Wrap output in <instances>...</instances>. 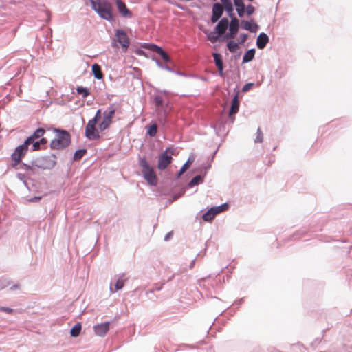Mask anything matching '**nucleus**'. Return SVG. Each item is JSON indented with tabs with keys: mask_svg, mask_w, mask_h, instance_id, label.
I'll use <instances>...</instances> for the list:
<instances>
[{
	"mask_svg": "<svg viewBox=\"0 0 352 352\" xmlns=\"http://www.w3.org/2000/svg\"><path fill=\"white\" fill-rule=\"evenodd\" d=\"M91 8L98 16L109 23L115 21L113 7L108 0H89Z\"/></svg>",
	"mask_w": 352,
	"mask_h": 352,
	"instance_id": "f257e3e1",
	"label": "nucleus"
},
{
	"mask_svg": "<svg viewBox=\"0 0 352 352\" xmlns=\"http://www.w3.org/2000/svg\"><path fill=\"white\" fill-rule=\"evenodd\" d=\"M55 138L50 142V147L52 150H62L68 147L72 142L71 134L65 129L54 128Z\"/></svg>",
	"mask_w": 352,
	"mask_h": 352,
	"instance_id": "f03ea898",
	"label": "nucleus"
},
{
	"mask_svg": "<svg viewBox=\"0 0 352 352\" xmlns=\"http://www.w3.org/2000/svg\"><path fill=\"white\" fill-rule=\"evenodd\" d=\"M138 165L142 168V173L144 179L151 186L157 184L158 179L154 169L148 164L145 157H140Z\"/></svg>",
	"mask_w": 352,
	"mask_h": 352,
	"instance_id": "7ed1b4c3",
	"label": "nucleus"
},
{
	"mask_svg": "<svg viewBox=\"0 0 352 352\" xmlns=\"http://www.w3.org/2000/svg\"><path fill=\"white\" fill-rule=\"evenodd\" d=\"M34 166L36 168V170L39 172V170H52L57 164L56 155L55 154H51L50 155H43L34 159Z\"/></svg>",
	"mask_w": 352,
	"mask_h": 352,
	"instance_id": "20e7f679",
	"label": "nucleus"
},
{
	"mask_svg": "<svg viewBox=\"0 0 352 352\" xmlns=\"http://www.w3.org/2000/svg\"><path fill=\"white\" fill-rule=\"evenodd\" d=\"M174 151L175 148L173 146H168L159 155L157 166L160 170H164L172 163Z\"/></svg>",
	"mask_w": 352,
	"mask_h": 352,
	"instance_id": "39448f33",
	"label": "nucleus"
},
{
	"mask_svg": "<svg viewBox=\"0 0 352 352\" xmlns=\"http://www.w3.org/2000/svg\"><path fill=\"white\" fill-rule=\"evenodd\" d=\"M116 108L115 104H111L104 111L102 121L99 124V130L102 132L107 129L112 123V119L115 116Z\"/></svg>",
	"mask_w": 352,
	"mask_h": 352,
	"instance_id": "423d86ee",
	"label": "nucleus"
},
{
	"mask_svg": "<svg viewBox=\"0 0 352 352\" xmlns=\"http://www.w3.org/2000/svg\"><path fill=\"white\" fill-rule=\"evenodd\" d=\"M114 42H118L120 44L122 52H126L130 45V41L127 36L126 32L123 29L116 30L115 38L112 42V46L116 47L117 45Z\"/></svg>",
	"mask_w": 352,
	"mask_h": 352,
	"instance_id": "0eeeda50",
	"label": "nucleus"
},
{
	"mask_svg": "<svg viewBox=\"0 0 352 352\" xmlns=\"http://www.w3.org/2000/svg\"><path fill=\"white\" fill-rule=\"evenodd\" d=\"M228 207L229 205L228 203H224L217 206H212L202 214L201 218L204 221H211L217 214L226 210Z\"/></svg>",
	"mask_w": 352,
	"mask_h": 352,
	"instance_id": "6e6552de",
	"label": "nucleus"
},
{
	"mask_svg": "<svg viewBox=\"0 0 352 352\" xmlns=\"http://www.w3.org/2000/svg\"><path fill=\"white\" fill-rule=\"evenodd\" d=\"M29 149V145L24 141L23 144L16 146L14 152L10 155L11 163L17 164L21 161L27 154Z\"/></svg>",
	"mask_w": 352,
	"mask_h": 352,
	"instance_id": "1a4fd4ad",
	"label": "nucleus"
},
{
	"mask_svg": "<svg viewBox=\"0 0 352 352\" xmlns=\"http://www.w3.org/2000/svg\"><path fill=\"white\" fill-rule=\"evenodd\" d=\"M240 107V101H239V91L237 88L234 89V95L231 100V105L228 112V116L232 118V122H234V117L232 118L234 115L237 113L239 110Z\"/></svg>",
	"mask_w": 352,
	"mask_h": 352,
	"instance_id": "9d476101",
	"label": "nucleus"
},
{
	"mask_svg": "<svg viewBox=\"0 0 352 352\" xmlns=\"http://www.w3.org/2000/svg\"><path fill=\"white\" fill-rule=\"evenodd\" d=\"M218 23L214 27V30L217 32L222 37L223 41L226 36V34H228L227 30L230 26V21L227 17H222L219 21Z\"/></svg>",
	"mask_w": 352,
	"mask_h": 352,
	"instance_id": "9b49d317",
	"label": "nucleus"
},
{
	"mask_svg": "<svg viewBox=\"0 0 352 352\" xmlns=\"http://www.w3.org/2000/svg\"><path fill=\"white\" fill-rule=\"evenodd\" d=\"M223 12V6L218 2L214 3L212 8L211 22L215 23L219 21L221 19Z\"/></svg>",
	"mask_w": 352,
	"mask_h": 352,
	"instance_id": "f8f14e48",
	"label": "nucleus"
},
{
	"mask_svg": "<svg viewBox=\"0 0 352 352\" xmlns=\"http://www.w3.org/2000/svg\"><path fill=\"white\" fill-rule=\"evenodd\" d=\"M141 47L144 49L149 50L151 52L157 53L161 58H164V55L167 54V52L163 49L162 47L155 43H141Z\"/></svg>",
	"mask_w": 352,
	"mask_h": 352,
	"instance_id": "ddd939ff",
	"label": "nucleus"
},
{
	"mask_svg": "<svg viewBox=\"0 0 352 352\" xmlns=\"http://www.w3.org/2000/svg\"><path fill=\"white\" fill-rule=\"evenodd\" d=\"M116 5L118 11L122 17L126 19H131L133 17V13L127 8L126 3L122 0H116Z\"/></svg>",
	"mask_w": 352,
	"mask_h": 352,
	"instance_id": "4468645a",
	"label": "nucleus"
},
{
	"mask_svg": "<svg viewBox=\"0 0 352 352\" xmlns=\"http://www.w3.org/2000/svg\"><path fill=\"white\" fill-rule=\"evenodd\" d=\"M111 322L107 321L94 326L95 333L100 337H104L109 330Z\"/></svg>",
	"mask_w": 352,
	"mask_h": 352,
	"instance_id": "2eb2a0df",
	"label": "nucleus"
},
{
	"mask_svg": "<svg viewBox=\"0 0 352 352\" xmlns=\"http://www.w3.org/2000/svg\"><path fill=\"white\" fill-rule=\"evenodd\" d=\"M241 28L243 30L249 31L251 33H256L259 29V25L253 19H252L250 21L247 20H241Z\"/></svg>",
	"mask_w": 352,
	"mask_h": 352,
	"instance_id": "dca6fc26",
	"label": "nucleus"
},
{
	"mask_svg": "<svg viewBox=\"0 0 352 352\" xmlns=\"http://www.w3.org/2000/svg\"><path fill=\"white\" fill-rule=\"evenodd\" d=\"M45 133V130L39 127L36 129L32 135L28 136L24 141L30 146L31 143L33 142L34 140H36L37 139L41 138Z\"/></svg>",
	"mask_w": 352,
	"mask_h": 352,
	"instance_id": "f3484780",
	"label": "nucleus"
},
{
	"mask_svg": "<svg viewBox=\"0 0 352 352\" xmlns=\"http://www.w3.org/2000/svg\"><path fill=\"white\" fill-rule=\"evenodd\" d=\"M269 41L270 38L267 34L265 32L259 33L256 41L257 48L259 50L264 49L269 43Z\"/></svg>",
	"mask_w": 352,
	"mask_h": 352,
	"instance_id": "a211bd4d",
	"label": "nucleus"
},
{
	"mask_svg": "<svg viewBox=\"0 0 352 352\" xmlns=\"http://www.w3.org/2000/svg\"><path fill=\"white\" fill-rule=\"evenodd\" d=\"M85 135L89 140H98L100 137L96 126L85 127Z\"/></svg>",
	"mask_w": 352,
	"mask_h": 352,
	"instance_id": "6ab92c4d",
	"label": "nucleus"
},
{
	"mask_svg": "<svg viewBox=\"0 0 352 352\" xmlns=\"http://www.w3.org/2000/svg\"><path fill=\"white\" fill-rule=\"evenodd\" d=\"M34 159L30 160L28 163H26L25 166L24 167L25 173L23 174L28 175V176H32L37 174H39V172L36 170V166H34Z\"/></svg>",
	"mask_w": 352,
	"mask_h": 352,
	"instance_id": "aec40b11",
	"label": "nucleus"
},
{
	"mask_svg": "<svg viewBox=\"0 0 352 352\" xmlns=\"http://www.w3.org/2000/svg\"><path fill=\"white\" fill-rule=\"evenodd\" d=\"M195 157L193 155H190L186 162L182 165L176 175V179H179L181 176L190 168L191 164L194 162Z\"/></svg>",
	"mask_w": 352,
	"mask_h": 352,
	"instance_id": "412c9836",
	"label": "nucleus"
},
{
	"mask_svg": "<svg viewBox=\"0 0 352 352\" xmlns=\"http://www.w3.org/2000/svg\"><path fill=\"white\" fill-rule=\"evenodd\" d=\"M206 37L208 41H210L212 43H215L217 42H221L223 41V37L214 30V31H211L208 33H206Z\"/></svg>",
	"mask_w": 352,
	"mask_h": 352,
	"instance_id": "4be33fe9",
	"label": "nucleus"
},
{
	"mask_svg": "<svg viewBox=\"0 0 352 352\" xmlns=\"http://www.w3.org/2000/svg\"><path fill=\"white\" fill-rule=\"evenodd\" d=\"M255 54V48H251L248 50L243 54L242 63L245 64L251 62L254 58Z\"/></svg>",
	"mask_w": 352,
	"mask_h": 352,
	"instance_id": "5701e85b",
	"label": "nucleus"
},
{
	"mask_svg": "<svg viewBox=\"0 0 352 352\" xmlns=\"http://www.w3.org/2000/svg\"><path fill=\"white\" fill-rule=\"evenodd\" d=\"M146 135L151 138L156 135L157 132V124L155 122L152 121L149 124L146 126Z\"/></svg>",
	"mask_w": 352,
	"mask_h": 352,
	"instance_id": "b1692460",
	"label": "nucleus"
},
{
	"mask_svg": "<svg viewBox=\"0 0 352 352\" xmlns=\"http://www.w3.org/2000/svg\"><path fill=\"white\" fill-rule=\"evenodd\" d=\"M91 72L95 78L98 80L103 79V74L102 72L101 66L98 63H94L91 65Z\"/></svg>",
	"mask_w": 352,
	"mask_h": 352,
	"instance_id": "393cba45",
	"label": "nucleus"
},
{
	"mask_svg": "<svg viewBox=\"0 0 352 352\" xmlns=\"http://www.w3.org/2000/svg\"><path fill=\"white\" fill-rule=\"evenodd\" d=\"M241 26H236V25H230L228 28V34H226V36L224 38V40L228 41L230 38H234L236 36L239 28Z\"/></svg>",
	"mask_w": 352,
	"mask_h": 352,
	"instance_id": "a878e982",
	"label": "nucleus"
},
{
	"mask_svg": "<svg viewBox=\"0 0 352 352\" xmlns=\"http://www.w3.org/2000/svg\"><path fill=\"white\" fill-rule=\"evenodd\" d=\"M16 177L23 184V185L26 187V188L28 190H31L28 182V180H31L32 182V180L30 179V176H28V175L23 174L22 173H17L16 175Z\"/></svg>",
	"mask_w": 352,
	"mask_h": 352,
	"instance_id": "bb28decb",
	"label": "nucleus"
},
{
	"mask_svg": "<svg viewBox=\"0 0 352 352\" xmlns=\"http://www.w3.org/2000/svg\"><path fill=\"white\" fill-rule=\"evenodd\" d=\"M204 182V176L197 175L193 177L188 183V188H192L195 186L202 184Z\"/></svg>",
	"mask_w": 352,
	"mask_h": 352,
	"instance_id": "cd10ccee",
	"label": "nucleus"
},
{
	"mask_svg": "<svg viewBox=\"0 0 352 352\" xmlns=\"http://www.w3.org/2000/svg\"><path fill=\"white\" fill-rule=\"evenodd\" d=\"M212 57L217 68L224 67L222 55L219 52H213Z\"/></svg>",
	"mask_w": 352,
	"mask_h": 352,
	"instance_id": "c85d7f7f",
	"label": "nucleus"
},
{
	"mask_svg": "<svg viewBox=\"0 0 352 352\" xmlns=\"http://www.w3.org/2000/svg\"><path fill=\"white\" fill-rule=\"evenodd\" d=\"M82 324L80 322L76 323L70 329V335L73 338L78 337L81 331Z\"/></svg>",
	"mask_w": 352,
	"mask_h": 352,
	"instance_id": "c756f323",
	"label": "nucleus"
},
{
	"mask_svg": "<svg viewBox=\"0 0 352 352\" xmlns=\"http://www.w3.org/2000/svg\"><path fill=\"white\" fill-rule=\"evenodd\" d=\"M126 280V278H125V275L124 274L120 275L114 285L115 291L122 289L124 286V282Z\"/></svg>",
	"mask_w": 352,
	"mask_h": 352,
	"instance_id": "7c9ffc66",
	"label": "nucleus"
},
{
	"mask_svg": "<svg viewBox=\"0 0 352 352\" xmlns=\"http://www.w3.org/2000/svg\"><path fill=\"white\" fill-rule=\"evenodd\" d=\"M87 150L86 148L78 149L74 152L72 160L74 162L80 160L84 157V155L87 154Z\"/></svg>",
	"mask_w": 352,
	"mask_h": 352,
	"instance_id": "2f4dec72",
	"label": "nucleus"
},
{
	"mask_svg": "<svg viewBox=\"0 0 352 352\" xmlns=\"http://www.w3.org/2000/svg\"><path fill=\"white\" fill-rule=\"evenodd\" d=\"M227 42L226 47L227 49L231 52V53H235L238 48H239V43L238 42H235L232 38H230Z\"/></svg>",
	"mask_w": 352,
	"mask_h": 352,
	"instance_id": "473e14b6",
	"label": "nucleus"
},
{
	"mask_svg": "<svg viewBox=\"0 0 352 352\" xmlns=\"http://www.w3.org/2000/svg\"><path fill=\"white\" fill-rule=\"evenodd\" d=\"M234 7H235V9H236V11L237 12L239 17H240V18L244 17L245 14H246L245 10V3L235 4Z\"/></svg>",
	"mask_w": 352,
	"mask_h": 352,
	"instance_id": "72a5a7b5",
	"label": "nucleus"
},
{
	"mask_svg": "<svg viewBox=\"0 0 352 352\" xmlns=\"http://www.w3.org/2000/svg\"><path fill=\"white\" fill-rule=\"evenodd\" d=\"M76 92L78 94L81 95L83 98L87 97L90 94L89 89L82 86H78Z\"/></svg>",
	"mask_w": 352,
	"mask_h": 352,
	"instance_id": "f704fd0d",
	"label": "nucleus"
},
{
	"mask_svg": "<svg viewBox=\"0 0 352 352\" xmlns=\"http://www.w3.org/2000/svg\"><path fill=\"white\" fill-rule=\"evenodd\" d=\"M142 47L140 46V47H138L137 46H132L131 49L138 56H143L146 58H149L150 55L148 53L146 52L144 50L142 49Z\"/></svg>",
	"mask_w": 352,
	"mask_h": 352,
	"instance_id": "c9c22d12",
	"label": "nucleus"
},
{
	"mask_svg": "<svg viewBox=\"0 0 352 352\" xmlns=\"http://www.w3.org/2000/svg\"><path fill=\"white\" fill-rule=\"evenodd\" d=\"M234 3L223 6V9L226 12V13L229 17L235 16V14L234 12Z\"/></svg>",
	"mask_w": 352,
	"mask_h": 352,
	"instance_id": "e433bc0d",
	"label": "nucleus"
},
{
	"mask_svg": "<svg viewBox=\"0 0 352 352\" xmlns=\"http://www.w3.org/2000/svg\"><path fill=\"white\" fill-rule=\"evenodd\" d=\"M166 284V282L164 280L162 281L161 283H155L153 286V288L151 289H149L148 291H146V294H153V292L154 290H156V291H160L162 288H163V286Z\"/></svg>",
	"mask_w": 352,
	"mask_h": 352,
	"instance_id": "4c0bfd02",
	"label": "nucleus"
},
{
	"mask_svg": "<svg viewBox=\"0 0 352 352\" xmlns=\"http://www.w3.org/2000/svg\"><path fill=\"white\" fill-rule=\"evenodd\" d=\"M26 163L23 162L22 160L19 162L17 164H14V163H10V166L16 170H23L24 167L25 166Z\"/></svg>",
	"mask_w": 352,
	"mask_h": 352,
	"instance_id": "58836bf2",
	"label": "nucleus"
},
{
	"mask_svg": "<svg viewBox=\"0 0 352 352\" xmlns=\"http://www.w3.org/2000/svg\"><path fill=\"white\" fill-rule=\"evenodd\" d=\"M153 102L157 107H160L164 102V100L160 94H157L154 96Z\"/></svg>",
	"mask_w": 352,
	"mask_h": 352,
	"instance_id": "ea45409f",
	"label": "nucleus"
},
{
	"mask_svg": "<svg viewBox=\"0 0 352 352\" xmlns=\"http://www.w3.org/2000/svg\"><path fill=\"white\" fill-rule=\"evenodd\" d=\"M263 140V133L261 129L258 127L256 131V136L254 140L255 143H261Z\"/></svg>",
	"mask_w": 352,
	"mask_h": 352,
	"instance_id": "a19ab883",
	"label": "nucleus"
},
{
	"mask_svg": "<svg viewBox=\"0 0 352 352\" xmlns=\"http://www.w3.org/2000/svg\"><path fill=\"white\" fill-rule=\"evenodd\" d=\"M11 284V280L7 278L0 279V290L5 289Z\"/></svg>",
	"mask_w": 352,
	"mask_h": 352,
	"instance_id": "79ce46f5",
	"label": "nucleus"
},
{
	"mask_svg": "<svg viewBox=\"0 0 352 352\" xmlns=\"http://www.w3.org/2000/svg\"><path fill=\"white\" fill-rule=\"evenodd\" d=\"M245 10L248 16H251L255 12L256 9L252 5L248 4V6L245 5Z\"/></svg>",
	"mask_w": 352,
	"mask_h": 352,
	"instance_id": "37998d69",
	"label": "nucleus"
},
{
	"mask_svg": "<svg viewBox=\"0 0 352 352\" xmlns=\"http://www.w3.org/2000/svg\"><path fill=\"white\" fill-rule=\"evenodd\" d=\"M211 126L214 129L216 133L218 134L221 129L224 127V125L221 122L217 121L216 123L212 124Z\"/></svg>",
	"mask_w": 352,
	"mask_h": 352,
	"instance_id": "c03bdc74",
	"label": "nucleus"
},
{
	"mask_svg": "<svg viewBox=\"0 0 352 352\" xmlns=\"http://www.w3.org/2000/svg\"><path fill=\"white\" fill-rule=\"evenodd\" d=\"M230 25H236V26H241V21L240 20L235 16H233L232 17H230Z\"/></svg>",
	"mask_w": 352,
	"mask_h": 352,
	"instance_id": "a18cd8bd",
	"label": "nucleus"
},
{
	"mask_svg": "<svg viewBox=\"0 0 352 352\" xmlns=\"http://www.w3.org/2000/svg\"><path fill=\"white\" fill-rule=\"evenodd\" d=\"M31 151H38L41 148V145L40 144L38 140H34L33 142L31 143Z\"/></svg>",
	"mask_w": 352,
	"mask_h": 352,
	"instance_id": "49530a36",
	"label": "nucleus"
},
{
	"mask_svg": "<svg viewBox=\"0 0 352 352\" xmlns=\"http://www.w3.org/2000/svg\"><path fill=\"white\" fill-rule=\"evenodd\" d=\"M254 82L245 83L242 87V91L244 93L248 91L254 87Z\"/></svg>",
	"mask_w": 352,
	"mask_h": 352,
	"instance_id": "de8ad7c7",
	"label": "nucleus"
},
{
	"mask_svg": "<svg viewBox=\"0 0 352 352\" xmlns=\"http://www.w3.org/2000/svg\"><path fill=\"white\" fill-rule=\"evenodd\" d=\"M98 121L99 120H98L96 118H93L92 119L89 120V122L85 127L91 128L92 126H96V125Z\"/></svg>",
	"mask_w": 352,
	"mask_h": 352,
	"instance_id": "09e8293b",
	"label": "nucleus"
},
{
	"mask_svg": "<svg viewBox=\"0 0 352 352\" xmlns=\"http://www.w3.org/2000/svg\"><path fill=\"white\" fill-rule=\"evenodd\" d=\"M248 37V34L241 33L240 34L239 40L238 41V43L239 45L240 44H243L245 43V41L247 40Z\"/></svg>",
	"mask_w": 352,
	"mask_h": 352,
	"instance_id": "8fccbe9b",
	"label": "nucleus"
},
{
	"mask_svg": "<svg viewBox=\"0 0 352 352\" xmlns=\"http://www.w3.org/2000/svg\"><path fill=\"white\" fill-rule=\"evenodd\" d=\"M305 231H297L292 236H291V238H294L295 239L297 238L300 239L302 238L305 234Z\"/></svg>",
	"mask_w": 352,
	"mask_h": 352,
	"instance_id": "3c124183",
	"label": "nucleus"
},
{
	"mask_svg": "<svg viewBox=\"0 0 352 352\" xmlns=\"http://www.w3.org/2000/svg\"><path fill=\"white\" fill-rule=\"evenodd\" d=\"M162 59L165 62L166 64H173V60L171 59V58L168 56V54L164 55V58H162Z\"/></svg>",
	"mask_w": 352,
	"mask_h": 352,
	"instance_id": "603ef678",
	"label": "nucleus"
},
{
	"mask_svg": "<svg viewBox=\"0 0 352 352\" xmlns=\"http://www.w3.org/2000/svg\"><path fill=\"white\" fill-rule=\"evenodd\" d=\"M42 199V196L41 195H39V196H34L33 197H31L30 198L28 201L29 202H31V203H35V202H38V201H40L41 199Z\"/></svg>",
	"mask_w": 352,
	"mask_h": 352,
	"instance_id": "864d4df0",
	"label": "nucleus"
},
{
	"mask_svg": "<svg viewBox=\"0 0 352 352\" xmlns=\"http://www.w3.org/2000/svg\"><path fill=\"white\" fill-rule=\"evenodd\" d=\"M0 311L12 314L13 312V309L8 307H0Z\"/></svg>",
	"mask_w": 352,
	"mask_h": 352,
	"instance_id": "5fc2aeb1",
	"label": "nucleus"
},
{
	"mask_svg": "<svg viewBox=\"0 0 352 352\" xmlns=\"http://www.w3.org/2000/svg\"><path fill=\"white\" fill-rule=\"evenodd\" d=\"M38 141L40 143V144L41 145V146H45L47 144V140L45 138L41 137V138H39V140Z\"/></svg>",
	"mask_w": 352,
	"mask_h": 352,
	"instance_id": "6e6d98bb",
	"label": "nucleus"
},
{
	"mask_svg": "<svg viewBox=\"0 0 352 352\" xmlns=\"http://www.w3.org/2000/svg\"><path fill=\"white\" fill-rule=\"evenodd\" d=\"M173 231H170V232H168V233L165 235V236H164V240L165 241H168V240H169V239L173 236Z\"/></svg>",
	"mask_w": 352,
	"mask_h": 352,
	"instance_id": "4d7b16f0",
	"label": "nucleus"
},
{
	"mask_svg": "<svg viewBox=\"0 0 352 352\" xmlns=\"http://www.w3.org/2000/svg\"><path fill=\"white\" fill-rule=\"evenodd\" d=\"M243 301H244V298H241L236 300L234 302V305H236V307L238 308L243 304Z\"/></svg>",
	"mask_w": 352,
	"mask_h": 352,
	"instance_id": "13d9d810",
	"label": "nucleus"
},
{
	"mask_svg": "<svg viewBox=\"0 0 352 352\" xmlns=\"http://www.w3.org/2000/svg\"><path fill=\"white\" fill-rule=\"evenodd\" d=\"M160 122L165 124L166 122V111H164V117L159 119Z\"/></svg>",
	"mask_w": 352,
	"mask_h": 352,
	"instance_id": "bf43d9fd",
	"label": "nucleus"
},
{
	"mask_svg": "<svg viewBox=\"0 0 352 352\" xmlns=\"http://www.w3.org/2000/svg\"><path fill=\"white\" fill-rule=\"evenodd\" d=\"M101 111L102 110L100 109H98L94 118H96L97 120H99L101 118Z\"/></svg>",
	"mask_w": 352,
	"mask_h": 352,
	"instance_id": "052dcab7",
	"label": "nucleus"
},
{
	"mask_svg": "<svg viewBox=\"0 0 352 352\" xmlns=\"http://www.w3.org/2000/svg\"><path fill=\"white\" fill-rule=\"evenodd\" d=\"M164 69H165L166 71H168V72H173V73L175 72V69L173 68H172L170 66H169L168 65V63L164 65Z\"/></svg>",
	"mask_w": 352,
	"mask_h": 352,
	"instance_id": "680f3d73",
	"label": "nucleus"
},
{
	"mask_svg": "<svg viewBox=\"0 0 352 352\" xmlns=\"http://www.w3.org/2000/svg\"><path fill=\"white\" fill-rule=\"evenodd\" d=\"M221 1V4L224 6H226V5H229L230 3H232V1L231 0H220Z\"/></svg>",
	"mask_w": 352,
	"mask_h": 352,
	"instance_id": "e2e57ef3",
	"label": "nucleus"
},
{
	"mask_svg": "<svg viewBox=\"0 0 352 352\" xmlns=\"http://www.w3.org/2000/svg\"><path fill=\"white\" fill-rule=\"evenodd\" d=\"M155 91L157 92H158L159 94H164V95H167L168 94V91L166 89H164V90H161L158 88H155Z\"/></svg>",
	"mask_w": 352,
	"mask_h": 352,
	"instance_id": "0e129e2a",
	"label": "nucleus"
},
{
	"mask_svg": "<svg viewBox=\"0 0 352 352\" xmlns=\"http://www.w3.org/2000/svg\"><path fill=\"white\" fill-rule=\"evenodd\" d=\"M20 289V285L19 284H14V285H12L10 287V289L11 291H13V290H15V289Z\"/></svg>",
	"mask_w": 352,
	"mask_h": 352,
	"instance_id": "69168bd1",
	"label": "nucleus"
},
{
	"mask_svg": "<svg viewBox=\"0 0 352 352\" xmlns=\"http://www.w3.org/2000/svg\"><path fill=\"white\" fill-rule=\"evenodd\" d=\"M217 69H218L219 76L221 77H223V76H224V73H223L224 67H219V68H217Z\"/></svg>",
	"mask_w": 352,
	"mask_h": 352,
	"instance_id": "338daca9",
	"label": "nucleus"
},
{
	"mask_svg": "<svg viewBox=\"0 0 352 352\" xmlns=\"http://www.w3.org/2000/svg\"><path fill=\"white\" fill-rule=\"evenodd\" d=\"M345 352H352V346H346L344 349Z\"/></svg>",
	"mask_w": 352,
	"mask_h": 352,
	"instance_id": "774afa93",
	"label": "nucleus"
}]
</instances>
